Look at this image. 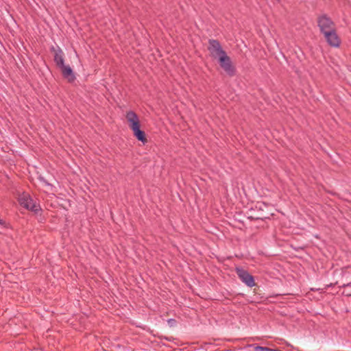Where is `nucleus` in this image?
Returning <instances> with one entry per match:
<instances>
[{"instance_id":"nucleus-13","label":"nucleus","mask_w":351,"mask_h":351,"mask_svg":"<svg viewBox=\"0 0 351 351\" xmlns=\"http://www.w3.org/2000/svg\"><path fill=\"white\" fill-rule=\"evenodd\" d=\"M351 287V282L344 283L341 286V287Z\"/></svg>"},{"instance_id":"nucleus-8","label":"nucleus","mask_w":351,"mask_h":351,"mask_svg":"<svg viewBox=\"0 0 351 351\" xmlns=\"http://www.w3.org/2000/svg\"><path fill=\"white\" fill-rule=\"evenodd\" d=\"M53 51H54V62L56 64V66L58 68H60L61 66H63L64 65V53L62 50L60 48H58L57 50H56L54 48H53Z\"/></svg>"},{"instance_id":"nucleus-2","label":"nucleus","mask_w":351,"mask_h":351,"mask_svg":"<svg viewBox=\"0 0 351 351\" xmlns=\"http://www.w3.org/2000/svg\"><path fill=\"white\" fill-rule=\"evenodd\" d=\"M317 22L322 34L336 29L335 23L327 14H324L319 16Z\"/></svg>"},{"instance_id":"nucleus-11","label":"nucleus","mask_w":351,"mask_h":351,"mask_svg":"<svg viewBox=\"0 0 351 351\" xmlns=\"http://www.w3.org/2000/svg\"><path fill=\"white\" fill-rule=\"evenodd\" d=\"M351 274V265L343 267L341 269V276L343 278H348L349 274Z\"/></svg>"},{"instance_id":"nucleus-10","label":"nucleus","mask_w":351,"mask_h":351,"mask_svg":"<svg viewBox=\"0 0 351 351\" xmlns=\"http://www.w3.org/2000/svg\"><path fill=\"white\" fill-rule=\"evenodd\" d=\"M134 136L143 144H145L147 142L145 133L143 130L140 129V127L136 128V129L132 130Z\"/></svg>"},{"instance_id":"nucleus-12","label":"nucleus","mask_w":351,"mask_h":351,"mask_svg":"<svg viewBox=\"0 0 351 351\" xmlns=\"http://www.w3.org/2000/svg\"><path fill=\"white\" fill-rule=\"evenodd\" d=\"M254 351H271V348L267 347H263L260 346H256L254 348Z\"/></svg>"},{"instance_id":"nucleus-6","label":"nucleus","mask_w":351,"mask_h":351,"mask_svg":"<svg viewBox=\"0 0 351 351\" xmlns=\"http://www.w3.org/2000/svg\"><path fill=\"white\" fill-rule=\"evenodd\" d=\"M327 43L332 47L337 48L341 45V39L337 34L336 29L323 34Z\"/></svg>"},{"instance_id":"nucleus-1","label":"nucleus","mask_w":351,"mask_h":351,"mask_svg":"<svg viewBox=\"0 0 351 351\" xmlns=\"http://www.w3.org/2000/svg\"><path fill=\"white\" fill-rule=\"evenodd\" d=\"M19 202L23 207L36 214L41 211L40 204H38L36 200L34 199L29 193H22L19 197Z\"/></svg>"},{"instance_id":"nucleus-4","label":"nucleus","mask_w":351,"mask_h":351,"mask_svg":"<svg viewBox=\"0 0 351 351\" xmlns=\"http://www.w3.org/2000/svg\"><path fill=\"white\" fill-rule=\"evenodd\" d=\"M236 273L239 279L247 287H253L255 286L254 277L247 271L241 267H237Z\"/></svg>"},{"instance_id":"nucleus-3","label":"nucleus","mask_w":351,"mask_h":351,"mask_svg":"<svg viewBox=\"0 0 351 351\" xmlns=\"http://www.w3.org/2000/svg\"><path fill=\"white\" fill-rule=\"evenodd\" d=\"M208 49L210 51L211 56L214 58H219V57H221L226 53L217 40L210 39L208 40Z\"/></svg>"},{"instance_id":"nucleus-9","label":"nucleus","mask_w":351,"mask_h":351,"mask_svg":"<svg viewBox=\"0 0 351 351\" xmlns=\"http://www.w3.org/2000/svg\"><path fill=\"white\" fill-rule=\"evenodd\" d=\"M61 69L62 75L64 78L67 79L69 82H72L75 80L73 70L69 66L64 65L60 68Z\"/></svg>"},{"instance_id":"nucleus-15","label":"nucleus","mask_w":351,"mask_h":351,"mask_svg":"<svg viewBox=\"0 0 351 351\" xmlns=\"http://www.w3.org/2000/svg\"><path fill=\"white\" fill-rule=\"evenodd\" d=\"M271 351H281V350H280L278 349H272V348H271Z\"/></svg>"},{"instance_id":"nucleus-5","label":"nucleus","mask_w":351,"mask_h":351,"mask_svg":"<svg viewBox=\"0 0 351 351\" xmlns=\"http://www.w3.org/2000/svg\"><path fill=\"white\" fill-rule=\"evenodd\" d=\"M221 67L230 75L233 76L235 74V69L232 64L230 58L226 53L218 58Z\"/></svg>"},{"instance_id":"nucleus-14","label":"nucleus","mask_w":351,"mask_h":351,"mask_svg":"<svg viewBox=\"0 0 351 351\" xmlns=\"http://www.w3.org/2000/svg\"><path fill=\"white\" fill-rule=\"evenodd\" d=\"M343 294L346 295V296H351V293H346L345 291H343Z\"/></svg>"},{"instance_id":"nucleus-7","label":"nucleus","mask_w":351,"mask_h":351,"mask_svg":"<svg viewBox=\"0 0 351 351\" xmlns=\"http://www.w3.org/2000/svg\"><path fill=\"white\" fill-rule=\"evenodd\" d=\"M126 119L128 122L130 128L132 130L140 127V121L137 114L133 111H129L126 113Z\"/></svg>"}]
</instances>
